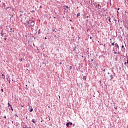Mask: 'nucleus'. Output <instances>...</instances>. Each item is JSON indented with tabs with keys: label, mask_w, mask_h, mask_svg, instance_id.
<instances>
[{
	"label": "nucleus",
	"mask_w": 128,
	"mask_h": 128,
	"mask_svg": "<svg viewBox=\"0 0 128 128\" xmlns=\"http://www.w3.org/2000/svg\"><path fill=\"white\" fill-rule=\"evenodd\" d=\"M8 106H10V108H12V105H10V102H8Z\"/></svg>",
	"instance_id": "obj_5"
},
{
	"label": "nucleus",
	"mask_w": 128,
	"mask_h": 128,
	"mask_svg": "<svg viewBox=\"0 0 128 128\" xmlns=\"http://www.w3.org/2000/svg\"><path fill=\"white\" fill-rule=\"evenodd\" d=\"M112 78H113V77H112V75H111V76H110L111 80H112Z\"/></svg>",
	"instance_id": "obj_13"
},
{
	"label": "nucleus",
	"mask_w": 128,
	"mask_h": 128,
	"mask_svg": "<svg viewBox=\"0 0 128 128\" xmlns=\"http://www.w3.org/2000/svg\"><path fill=\"white\" fill-rule=\"evenodd\" d=\"M117 12L118 13V11H117Z\"/></svg>",
	"instance_id": "obj_36"
},
{
	"label": "nucleus",
	"mask_w": 128,
	"mask_h": 128,
	"mask_svg": "<svg viewBox=\"0 0 128 128\" xmlns=\"http://www.w3.org/2000/svg\"><path fill=\"white\" fill-rule=\"evenodd\" d=\"M83 80H86V76H83Z\"/></svg>",
	"instance_id": "obj_8"
},
{
	"label": "nucleus",
	"mask_w": 128,
	"mask_h": 128,
	"mask_svg": "<svg viewBox=\"0 0 128 128\" xmlns=\"http://www.w3.org/2000/svg\"><path fill=\"white\" fill-rule=\"evenodd\" d=\"M118 10H120V8H118Z\"/></svg>",
	"instance_id": "obj_21"
},
{
	"label": "nucleus",
	"mask_w": 128,
	"mask_h": 128,
	"mask_svg": "<svg viewBox=\"0 0 128 128\" xmlns=\"http://www.w3.org/2000/svg\"><path fill=\"white\" fill-rule=\"evenodd\" d=\"M114 54H116V52H114Z\"/></svg>",
	"instance_id": "obj_30"
},
{
	"label": "nucleus",
	"mask_w": 128,
	"mask_h": 128,
	"mask_svg": "<svg viewBox=\"0 0 128 128\" xmlns=\"http://www.w3.org/2000/svg\"><path fill=\"white\" fill-rule=\"evenodd\" d=\"M86 18H88V16H87Z\"/></svg>",
	"instance_id": "obj_37"
},
{
	"label": "nucleus",
	"mask_w": 128,
	"mask_h": 128,
	"mask_svg": "<svg viewBox=\"0 0 128 128\" xmlns=\"http://www.w3.org/2000/svg\"><path fill=\"white\" fill-rule=\"evenodd\" d=\"M106 70H102V72H104Z\"/></svg>",
	"instance_id": "obj_20"
},
{
	"label": "nucleus",
	"mask_w": 128,
	"mask_h": 128,
	"mask_svg": "<svg viewBox=\"0 0 128 128\" xmlns=\"http://www.w3.org/2000/svg\"><path fill=\"white\" fill-rule=\"evenodd\" d=\"M32 122H33L34 124H36V121H34V119H32Z\"/></svg>",
	"instance_id": "obj_6"
},
{
	"label": "nucleus",
	"mask_w": 128,
	"mask_h": 128,
	"mask_svg": "<svg viewBox=\"0 0 128 128\" xmlns=\"http://www.w3.org/2000/svg\"><path fill=\"white\" fill-rule=\"evenodd\" d=\"M66 126L67 127H68L69 126H70V122H68L66 124Z\"/></svg>",
	"instance_id": "obj_9"
},
{
	"label": "nucleus",
	"mask_w": 128,
	"mask_h": 128,
	"mask_svg": "<svg viewBox=\"0 0 128 128\" xmlns=\"http://www.w3.org/2000/svg\"><path fill=\"white\" fill-rule=\"evenodd\" d=\"M34 110L32 108H31L30 110V112H32Z\"/></svg>",
	"instance_id": "obj_11"
},
{
	"label": "nucleus",
	"mask_w": 128,
	"mask_h": 128,
	"mask_svg": "<svg viewBox=\"0 0 128 128\" xmlns=\"http://www.w3.org/2000/svg\"><path fill=\"white\" fill-rule=\"evenodd\" d=\"M27 18H25V20L23 22L24 24L27 28L32 29L34 26V22L32 20H27Z\"/></svg>",
	"instance_id": "obj_1"
},
{
	"label": "nucleus",
	"mask_w": 128,
	"mask_h": 128,
	"mask_svg": "<svg viewBox=\"0 0 128 128\" xmlns=\"http://www.w3.org/2000/svg\"><path fill=\"white\" fill-rule=\"evenodd\" d=\"M52 32H54V29L52 30Z\"/></svg>",
	"instance_id": "obj_28"
},
{
	"label": "nucleus",
	"mask_w": 128,
	"mask_h": 128,
	"mask_svg": "<svg viewBox=\"0 0 128 128\" xmlns=\"http://www.w3.org/2000/svg\"><path fill=\"white\" fill-rule=\"evenodd\" d=\"M10 108H11V110H12V112L14 110V109L12 108V107H10Z\"/></svg>",
	"instance_id": "obj_14"
},
{
	"label": "nucleus",
	"mask_w": 128,
	"mask_h": 128,
	"mask_svg": "<svg viewBox=\"0 0 128 128\" xmlns=\"http://www.w3.org/2000/svg\"><path fill=\"white\" fill-rule=\"evenodd\" d=\"M115 110H118V108H115Z\"/></svg>",
	"instance_id": "obj_22"
},
{
	"label": "nucleus",
	"mask_w": 128,
	"mask_h": 128,
	"mask_svg": "<svg viewBox=\"0 0 128 128\" xmlns=\"http://www.w3.org/2000/svg\"><path fill=\"white\" fill-rule=\"evenodd\" d=\"M108 21L110 22H112V21L110 20L111 18L110 17H108Z\"/></svg>",
	"instance_id": "obj_10"
},
{
	"label": "nucleus",
	"mask_w": 128,
	"mask_h": 128,
	"mask_svg": "<svg viewBox=\"0 0 128 128\" xmlns=\"http://www.w3.org/2000/svg\"><path fill=\"white\" fill-rule=\"evenodd\" d=\"M44 39H45V40H46V37H45Z\"/></svg>",
	"instance_id": "obj_27"
},
{
	"label": "nucleus",
	"mask_w": 128,
	"mask_h": 128,
	"mask_svg": "<svg viewBox=\"0 0 128 128\" xmlns=\"http://www.w3.org/2000/svg\"><path fill=\"white\" fill-rule=\"evenodd\" d=\"M9 84H10V81H9Z\"/></svg>",
	"instance_id": "obj_33"
},
{
	"label": "nucleus",
	"mask_w": 128,
	"mask_h": 128,
	"mask_svg": "<svg viewBox=\"0 0 128 128\" xmlns=\"http://www.w3.org/2000/svg\"><path fill=\"white\" fill-rule=\"evenodd\" d=\"M1 35L2 36V32H1Z\"/></svg>",
	"instance_id": "obj_18"
},
{
	"label": "nucleus",
	"mask_w": 128,
	"mask_h": 128,
	"mask_svg": "<svg viewBox=\"0 0 128 128\" xmlns=\"http://www.w3.org/2000/svg\"><path fill=\"white\" fill-rule=\"evenodd\" d=\"M22 108H24V106H22Z\"/></svg>",
	"instance_id": "obj_34"
},
{
	"label": "nucleus",
	"mask_w": 128,
	"mask_h": 128,
	"mask_svg": "<svg viewBox=\"0 0 128 128\" xmlns=\"http://www.w3.org/2000/svg\"><path fill=\"white\" fill-rule=\"evenodd\" d=\"M2 76H4V74H2Z\"/></svg>",
	"instance_id": "obj_25"
},
{
	"label": "nucleus",
	"mask_w": 128,
	"mask_h": 128,
	"mask_svg": "<svg viewBox=\"0 0 128 128\" xmlns=\"http://www.w3.org/2000/svg\"><path fill=\"white\" fill-rule=\"evenodd\" d=\"M62 64V62H60V64Z\"/></svg>",
	"instance_id": "obj_24"
},
{
	"label": "nucleus",
	"mask_w": 128,
	"mask_h": 128,
	"mask_svg": "<svg viewBox=\"0 0 128 128\" xmlns=\"http://www.w3.org/2000/svg\"><path fill=\"white\" fill-rule=\"evenodd\" d=\"M115 46L117 47V48H119L118 44H115Z\"/></svg>",
	"instance_id": "obj_4"
},
{
	"label": "nucleus",
	"mask_w": 128,
	"mask_h": 128,
	"mask_svg": "<svg viewBox=\"0 0 128 128\" xmlns=\"http://www.w3.org/2000/svg\"><path fill=\"white\" fill-rule=\"evenodd\" d=\"M92 36H90V39L92 40Z\"/></svg>",
	"instance_id": "obj_23"
},
{
	"label": "nucleus",
	"mask_w": 128,
	"mask_h": 128,
	"mask_svg": "<svg viewBox=\"0 0 128 128\" xmlns=\"http://www.w3.org/2000/svg\"><path fill=\"white\" fill-rule=\"evenodd\" d=\"M112 46H114V42L112 43Z\"/></svg>",
	"instance_id": "obj_12"
},
{
	"label": "nucleus",
	"mask_w": 128,
	"mask_h": 128,
	"mask_svg": "<svg viewBox=\"0 0 128 128\" xmlns=\"http://www.w3.org/2000/svg\"><path fill=\"white\" fill-rule=\"evenodd\" d=\"M4 118H6V116H4Z\"/></svg>",
	"instance_id": "obj_16"
},
{
	"label": "nucleus",
	"mask_w": 128,
	"mask_h": 128,
	"mask_svg": "<svg viewBox=\"0 0 128 128\" xmlns=\"http://www.w3.org/2000/svg\"><path fill=\"white\" fill-rule=\"evenodd\" d=\"M70 22H72V20H70Z\"/></svg>",
	"instance_id": "obj_38"
},
{
	"label": "nucleus",
	"mask_w": 128,
	"mask_h": 128,
	"mask_svg": "<svg viewBox=\"0 0 128 128\" xmlns=\"http://www.w3.org/2000/svg\"><path fill=\"white\" fill-rule=\"evenodd\" d=\"M54 18H56V17H54Z\"/></svg>",
	"instance_id": "obj_35"
},
{
	"label": "nucleus",
	"mask_w": 128,
	"mask_h": 128,
	"mask_svg": "<svg viewBox=\"0 0 128 128\" xmlns=\"http://www.w3.org/2000/svg\"><path fill=\"white\" fill-rule=\"evenodd\" d=\"M2 92H4V89L1 90Z\"/></svg>",
	"instance_id": "obj_19"
},
{
	"label": "nucleus",
	"mask_w": 128,
	"mask_h": 128,
	"mask_svg": "<svg viewBox=\"0 0 128 128\" xmlns=\"http://www.w3.org/2000/svg\"><path fill=\"white\" fill-rule=\"evenodd\" d=\"M76 16H77V18H78V16H80V13H78Z\"/></svg>",
	"instance_id": "obj_7"
},
{
	"label": "nucleus",
	"mask_w": 128,
	"mask_h": 128,
	"mask_svg": "<svg viewBox=\"0 0 128 128\" xmlns=\"http://www.w3.org/2000/svg\"><path fill=\"white\" fill-rule=\"evenodd\" d=\"M124 64L126 65V66H128V58H127V62H124Z\"/></svg>",
	"instance_id": "obj_3"
},
{
	"label": "nucleus",
	"mask_w": 128,
	"mask_h": 128,
	"mask_svg": "<svg viewBox=\"0 0 128 128\" xmlns=\"http://www.w3.org/2000/svg\"><path fill=\"white\" fill-rule=\"evenodd\" d=\"M122 48H124V46H122Z\"/></svg>",
	"instance_id": "obj_29"
},
{
	"label": "nucleus",
	"mask_w": 128,
	"mask_h": 128,
	"mask_svg": "<svg viewBox=\"0 0 128 128\" xmlns=\"http://www.w3.org/2000/svg\"><path fill=\"white\" fill-rule=\"evenodd\" d=\"M42 6H40V8H42Z\"/></svg>",
	"instance_id": "obj_26"
},
{
	"label": "nucleus",
	"mask_w": 128,
	"mask_h": 128,
	"mask_svg": "<svg viewBox=\"0 0 128 128\" xmlns=\"http://www.w3.org/2000/svg\"><path fill=\"white\" fill-rule=\"evenodd\" d=\"M70 70H72V66H70Z\"/></svg>",
	"instance_id": "obj_17"
},
{
	"label": "nucleus",
	"mask_w": 128,
	"mask_h": 128,
	"mask_svg": "<svg viewBox=\"0 0 128 128\" xmlns=\"http://www.w3.org/2000/svg\"><path fill=\"white\" fill-rule=\"evenodd\" d=\"M4 40H6V38H4Z\"/></svg>",
	"instance_id": "obj_32"
},
{
	"label": "nucleus",
	"mask_w": 128,
	"mask_h": 128,
	"mask_svg": "<svg viewBox=\"0 0 128 128\" xmlns=\"http://www.w3.org/2000/svg\"><path fill=\"white\" fill-rule=\"evenodd\" d=\"M70 126H72V122H70Z\"/></svg>",
	"instance_id": "obj_15"
},
{
	"label": "nucleus",
	"mask_w": 128,
	"mask_h": 128,
	"mask_svg": "<svg viewBox=\"0 0 128 128\" xmlns=\"http://www.w3.org/2000/svg\"><path fill=\"white\" fill-rule=\"evenodd\" d=\"M0 2H1V1L0 0Z\"/></svg>",
	"instance_id": "obj_39"
},
{
	"label": "nucleus",
	"mask_w": 128,
	"mask_h": 128,
	"mask_svg": "<svg viewBox=\"0 0 128 128\" xmlns=\"http://www.w3.org/2000/svg\"><path fill=\"white\" fill-rule=\"evenodd\" d=\"M74 124H73V126H74Z\"/></svg>",
	"instance_id": "obj_31"
},
{
	"label": "nucleus",
	"mask_w": 128,
	"mask_h": 128,
	"mask_svg": "<svg viewBox=\"0 0 128 128\" xmlns=\"http://www.w3.org/2000/svg\"><path fill=\"white\" fill-rule=\"evenodd\" d=\"M64 9L65 10H66V8H68V6H64Z\"/></svg>",
	"instance_id": "obj_2"
}]
</instances>
